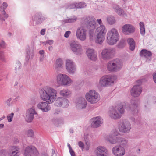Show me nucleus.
Listing matches in <instances>:
<instances>
[{"instance_id":"f257e3e1","label":"nucleus","mask_w":156,"mask_h":156,"mask_svg":"<svg viewBox=\"0 0 156 156\" xmlns=\"http://www.w3.org/2000/svg\"><path fill=\"white\" fill-rule=\"evenodd\" d=\"M139 104V102L138 100L132 99L130 101V105L126 103L120 104L116 108H112L109 112V116L113 119H119L124 114L125 108L130 110L133 114H135L138 112L137 107Z\"/></svg>"},{"instance_id":"f03ea898","label":"nucleus","mask_w":156,"mask_h":156,"mask_svg":"<svg viewBox=\"0 0 156 156\" xmlns=\"http://www.w3.org/2000/svg\"><path fill=\"white\" fill-rule=\"evenodd\" d=\"M40 93L41 99L50 104L56 99L57 91L52 87L46 86L40 90Z\"/></svg>"},{"instance_id":"7ed1b4c3","label":"nucleus","mask_w":156,"mask_h":156,"mask_svg":"<svg viewBox=\"0 0 156 156\" xmlns=\"http://www.w3.org/2000/svg\"><path fill=\"white\" fill-rule=\"evenodd\" d=\"M119 35L117 29L112 28L107 33V43L110 45H113L119 41Z\"/></svg>"},{"instance_id":"20e7f679","label":"nucleus","mask_w":156,"mask_h":156,"mask_svg":"<svg viewBox=\"0 0 156 156\" xmlns=\"http://www.w3.org/2000/svg\"><path fill=\"white\" fill-rule=\"evenodd\" d=\"M122 66V60L119 58H116L109 61L107 64V68L110 72H116L120 70Z\"/></svg>"},{"instance_id":"39448f33","label":"nucleus","mask_w":156,"mask_h":156,"mask_svg":"<svg viewBox=\"0 0 156 156\" xmlns=\"http://www.w3.org/2000/svg\"><path fill=\"white\" fill-rule=\"evenodd\" d=\"M56 83L59 86H70L72 83V80L66 75L58 74L56 76Z\"/></svg>"},{"instance_id":"423d86ee","label":"nucleus","mask_w":156,"mask_h":156,"mask_svg":"<svg viewBox=\"0 0 156 156\" xmlns=\"http://www.w3.org/2000/svg\"><path fill=\"white\" fill-rule=\"evenodd\" d=\"M107 30L103 25H101L96 30V42L101 44L104 41L105 36Z\"/></svg>"},{"instance_id":"0eeeda50","label":"nucleus","mask_w":156,"mask_h":156,"mask_svg":"<svg viewBox=\"0 0 156 156\" xmlns=\"http://www.w3.org/2000/svg\"><path fill=\"white\" fill-rule=\"evenodd\" d=\"M85 96L87 101L92 104L97 103L100 99L99 93L94 90H90L87 93Z\"/></svg>"},{"instance_id":"6e6552de","label":"nucleus","mask_w":156,"mask_h":156,"mask_svg":"<svg viewBox=\"0 0 156 156\" xmlns=\"http://www.w3.org/2000/svg\"><path fill=\"white\" fill-rule=\"evenodd\" d=\"M116 79V77L114 76L106 75L101 77L99 81V84L102 87H107L112 85Z\"/></svg>"},{"instance_id":"1a4fd4ad","label":"nucleus","mask_w":156,"mask_h":156,"mask_svg":"<svg viewBox=\"0 0 156 156\" xmlns=\"http://www.w3.org/2000/svg\"><path fill=\"white\" fill-rule=\"evenodd\" d=\"M119 134V133L116 130L112 131L110 134L106 136L105 139L106 140L110 143L114 144L117 143L120 140L121 137L118 136Z\"/></svg>"},{"instance_id":"9d476101","label":"nucleus","mask_w":156,"mask_h":156,"mask_svg":"<svg viewBox=\"0 0 156 156\" xmlns=\"http://www.w3.org/2000/svg\"><path fill=\"white\" fill-rule=\"evenodd\" d=\"M87 30L83 26L77 28L76 32L77 38L81 41H84L87 39Z\"/></svg>"},{"instance_id":"9b49d317","label":"nucleus","mask_w":156,"mask_h":156,"mask_svg":"<svg viewBox=\"0 0 156 156\" xmlns=\"http://www.w3.org/2000/svg\"><path fill=\"white\" fill-rule=\"evenodd\" d=\"M115 50L112 48H105L103 49L101 53L102 58L105 60L112 58L115 53Z\"/></svg>"},{"instance_id":"f8f14e48","label":"nucleus","mask_w":156,"mask_h":156,"mask_svg":"<svg viewBox=\"0 0 156 156\" xmlns=\"http://www.w3.org/2000/svg\"><path fill=\"white\" fill-rule=\"evenodd\" d=\"M70 49L75 54L80 55L83 53L82 46L77 42L72 41L70 44Z\"/></svg>"},{"instance_id":"ddd939ff","label":"nucleus","mask_w":156,"mask_h":156,"mask_svg":"<svg viewBox=\"0 0 156 156\" xmlns=\"http://www.w3.org/2000/svg\"><path fill=\"white\" fill-rule=\"evenodd\" d=\"M38 152L34 146H29L27 147L24 151V156H37Z\"/></svg>"},{"instance_id":"4468645a","label":"nucleus","mask_w":156,"mask_h":156,"mask_svg":"<svg viewBox=\"0 0 156 156\" xmlns=\"http://www.w3.org/2000/svg\"><path fill=\"white\" fill-rule=\"evenodd\" d=\"M37 114L34 107H33L28 109L26 112L25 116L26 121L29 123L31 122L34 118V115Z\"/></svg>"},{"instance_id":"2eb2a0df","label":"nucleus","mask_w":156,"mask_h":156,"mask_svg":"<svg viewBox=\"0 0 156 156\" xmlns=\"http://www.w3.org/2000/svg\"><path fill=\"white\" fill-rule=\"evenodd\" d=\"M69 101L68 100L63 98H58L55 101V105L57 107L62 106L64 108L68 107Z\"/></svg>"},{"instance_id":"dca6fc26","label":"nucleus","mask_w":156,"mask_h":156,"mask_svg":"<svg viewBox=\"0 0 156 156\" xmlns=\"http://www.w3.org/2000/svg\"><path fill=\"white\" fill-rule=\"evenodd\" d=\"M122 32L126 35H129L133 33L135 30V27L132 25L126 24L122 27Z\"/></svg>"},{"instance_id":"f3484780","label":"nucleus","mask_w":156,"mask_h":156,"mask_svg":"<svg viewBox=\"0 0 156 156\" xmlns=\"http://www.w3.org/2000/svg\"><path fill=\"white\" fill-rule=\"evenodd\" d=\"M112 153L116 156H122L125 153V149L120 145L116 146L112 149Z\"/></svg>"},{"instance_id":"a211bd4d","label":"nucleus","mask_w":156,"mask_h":156,"mask_svg":"<svg viewBox=\"0 0 156 156\" xmlns=\"http://www.w3.org/2000/svg\"><path fill=\"white\" fill-rule=\"evenodd\" d=\"M142 91V88L139 85H135L130 90L131 95L133 97H137L139 96Z\"/></svg>"},{"instance_id":"6ab92c4d","label":"nucleus","mask_w":156,"mask_h":156,"mask_svg":"<svg viewBox=\"0 0 156 156\" xmlns=\"http://www.w3.org/2000/svg\"><path fill=\"white\" fill-rule=\"evenodd\" d=\"M131 124L128 121L125 120L123 122L121 126L119 128V131L123 133H127L131 129Z\"/></svg>"},{"instance_id":"aec40b11","label":"nucleus","mask_w":156,"mask_h":156,"mask_svg":"<svg viewBox=\"0 0 156 156\" xmlns=\"http://www.w3.org/2000/svg\"><path fill=\"white\" fill-rule=\"evenodd\" d=\"M66 67L68 72L70 73H74L76 70L75 65L72 60L67 59L66 62Z\"/></svg>"},{"instance_id":"412c9836","label":"nucleus","mask_w":156,"mask_h":156,"mask_svg":"<svg viewBox=\"0 0 156 156\" xmlns=\"http://www.w3.org/2000/svg\"><path fill=\"white\" fill-rule=\"evenodd\" d=\"M97 156H108V150L104 147L99 146L95 151Z\"/></svg>"},{"instance_id":"4be33fe9","label":"nucleus","mask_w":156,"mask_h":156,"mask_svg":"<svg viewBox=\"0 0 156 156\" xmlns=\"http://www.w3.org/2000/svg\"><path fill=\"white\" fill-rule=\"evenodd\" d=\"M82 20L87 26H90L93 29L95 28L96 22L93 17L86 16L83 17Z\"/></svg>"},{"instance_id":"5701e85b","label":"nucleus","mask_w":156,"mask_h":156,"mask_svg":"<svg viewBox=\"0 0 156 156\" xmlns=\"http://www.w3.org/2000/svg\"><path fill=\"white\" fill-rule=\"evenodd\" d=\"M91 120V126L94 128L99 127L103 123L102 119L99 116L94 117Z\"/></svg>"},{"instance_id":"b1692460","label":"nucleus","mask_w":156,"mask_h":156,"mask_svg":"<svg viewBox=\"0 0 156 156\" xmlns=\"http://www.w3.org/2000/svg\"><path fill=\"white\" fill-rule=\"evenodd\" d=\"M38 108L41 109L43 112H47L51 109V107L46 102H41L37 105Z\"/></svg>"},{"instance_id":"393cba45","label":"nucleus","mask_w":156,"mask_h":156,"mask_svg":"<svg viewBox=\"0 0 156 156\" xmlns=\"http://www.w3.org/2000/svg\"><path fill=\"white\" fill-rule=\"evenodd\" d=\"M9 156H19L20 154V149L17 147L15 146H10L9 148Z\"/></svg>"},{"instance_id":"a878e982","label":"nucleus","mask_w":156,"mask_h":156,"mask_svg":"<svg viewBox=\"0 0 156 156\" xmlns=\"http://www.w3.org/2000/svg\"><path fill=\"white\" fill-rule=\"evenodd\" d=\"M76 107L80 109L85 108L87 105V102L83 98H80L78 99L76 102Z\"/></svg>"},{"instance_id":"bb28decb","label":"nucleus","mask_w":156,"mask_h":156,"mask_svg":"<svg viewBox=\"0 0 156 156\" xmlns=\"http://www.w3.org/2000/svg\"><path fill=\"white\" fill-rule=\"evenodd\" d=\"M87 55L91 60L95 61L97 59V53L94 50L89 48L87 51Z\"/></svg>"},{"instance_id":"cd10ccee","label":"nucleus","mask_w":156,"mask_h":156,"mask_svg":"<svg viewBox=\"0 0 156 156\" xmlns=\"http://www.w3.org/2000/svg\"><path fill=\"white\" fill-rule=\"evenodd\" d=\"M112 7L115 11L119 16L122 17L127 16V14L118 5H113Z\"/></svg>"},{"instance_id":"c85d7f7f","label":"nucleus","mask_w":156,"mask_h":156,"mask_svg":"<svg viewBox=\"0 0 156 156\" xmlns=\"http://www.w3.org/2000/svg\"><path fill=\"white\" fill-rule=\"evenodd\" d=\"M45 20V17H43L40 12L37 13L33 18V20L35 21L37 24L41 23Z\"/></svg>"},{"instance_id":"c756f323","label":"nucleus","mask_w":156,"mask_h":156,"mask_svg":"<svg viewBox=\"0 0 156 156\" xmlns=\"http://www.w3.org/2000/svg\"><path fill=\"white\" fill-rule=\"evenodd\" d=\"M63 64L62 60L61 58L57 59L55 62V68L57 71H59V70L62 67Z\"/></svg>"},{"instance_id":"7c9ffc66","label":"nucleus","mask_w":156,"mask_h":156,"mask_svg":"<svg viewBox=\"0 0 156 156\" xmlns=\"http://www.w3.org/2000/svg\"><path fill=\"white\" fill-rule=\"evenodd\" d=\"M71 94V91L68 89H64L61 90L59 92L60 95L65 97H69Z\"/></svg>"},{"instance_id":"2f4dec72","label":"nucleus","mask_w":156,"mask_h":156,"mask_svg":"<svg viewBox=\"0 0 156 156\" xmlns=\"http://www.w3.org/2000/svg\"><path fill=\"white\" fill-rule=\"evenodd\" d=\"M140 55L141 57L147 58L152 56V54L151 51L146 49H143L140 53Z\"/></svg>"},{"instance_id":"473e14b6","label":"nucleus","mask_w":156,"mask_h":156,"mask_svg":"<svg viewBox=\"0 0 156 156\" xmlns=\"http://www.w3.org/2000/svg\"><path fill=\"white\" fill-rule=\"evenodd\" d=\"M127 41L129 45V48L131 51L134 50L135 48V43L134 39L132 38H129L127 39Z\"/></svg>"},{"instance_id":"72a5a7b5","label":"nucleus","mask_w":156,"mask_h":156,"mask_svg":"<svg viewBox=\"0 0 156 156\" xmlns=\"http://www.w3.org/2000/svg\"><path fill=\"white\" fill-rule=\"evenodd\" d=\"M128 142L127 140L121 137L118 143H120L121 144L120 145L124 148L128 146Z\"/></svg>"},{"instance_id":"f704fd0d","label":"nucleus","mask_w":156,"mask_h":156,"mask_svg":"<svg viewBox=\"0 0 156 156\" xmlns=\"http://www.w3.org/2000/svg\"><path fill=\"white\" fill-rule=\"evenodd\" d=\"M140 33L142 35H144L145 33L144 24L143 22L140 23Z\"/></svg>"},{"instance_id":"c9c22d12","label":"nucleus","mask_w":156,"mask_h":156,"mask_svg":"<svg viewBox=\"0 0 156 156\" xmlns=\"http://www.w3.org/2000/svg\"><path fill=\"white\" fill-rule=\"evenodd\" d=\"M76 8H83L85 7L87 5L85 3L82 2H76Z\"/></svg>"},{"instance_id":"e433bc0d","label":"nucleus","mask_w":156,"mask_h":156,"mask_svg":"<svg viewBox=\"0 0 156 156\" xmlns=\"http://www.w3.org/2000/svg\"><path fill=\"white\" fill-rule=\"evenodd\" d=\"M107 21L109 24L111 25L113 24L115 22V19L114 16H109L107 18Z\"/></svg>"},{"instance_id":"4c0bfd02","label":"nucleus","mask_w":156,"mask_h":156,"mask_svg":"<svg viewBox=\"0 0 156 156\" xmlns=\"http://www.w3.org/2000/svg\"><path fill=\"white\" fill-rule=\"evenodd\" d=\"M76 3L74 2L70 4H67L66 6V8L67 9H72L76 8Z\"/></svg>"},{"instance_id":"58836bf2","label":"nucleus","mask_w":156,"mask_h":156,"mask_svg":"<svg viewBox=\"0 0 156 156\" xmlns=\"http://www.w3.org/2000/svg\"><path fill=\"white\" fill-rule=\"evenodd\" d=\"M76 20L77 18L75 16L73 18L65 20L64 22L65 23H72L76 22Z\"/></svg>"},{"instance_id":"ea45409f","label":"nucleus","mask_w":156,"mask_h":156,"mask_svg":"<svg viewBox=\"0 0 156 156\" xmlns=\"http://www.w3.org/2000/svg\"><path fill=\"white\" fill-rule=\"evenodd\" d=\"M27 134L28 136L32 137L34 135V132L32 129H30L27 130Z\"/></svg>"},{"instance_id":"a19ab883","label":"nucleus","mask_w":156,"mask_h":156,"mask_svg":"<svg viewBox=\"0 0 156 156\" xmlns=\"http://www.w3.org/2000/svg\"><path fill=\"white\" fill-rule=\"evenodd\" d=\"M14 115V113H11L10 114H9L7 116V118L8 121L10 122L12 121V118Z\"/></svg>"},{"instance_id":"79ce46f5","label":"nucleus","mask_w":156,"mask_h":156,"mask_svg":"<svg viewBox=\"0 0 156 156\" xmlns=\"http://www.w3.org/2000/svg\"><path fill=\"white\" fill-rule=\"evenodd\" d=\"M7 152L6 150H2L0 151V156H5Z\"/></svg>"},{"instance_id":"37998d69","label":"nucleus","mask_w":156,"mask_h":156,"mask_svg":"<svg viewBox=\"0 0 156 156\" xmlns=\"http://www.w3.org/2000/svg\"><path fill=\"white\" fill-rule=\"evenodd\" d=\"M71 33V32L70 31H67L65 33V34H64V37H65L66 38H68L69 35Z\"/></svg>"},{"instance_id":"c03bdc74","label":"nucleus","mask_w":156,"mask_h":156,"mask_svg":"<svg viewBox=\"0 0 156 156\" xmlns=\"http://www.w3.org/2000/svg\"><path fill=\"white\" fill-rule=\"evenodd\" d=\"M12 99L11 98H9L6 101V104L9 106H10V105H11L12 103Z\"/></svg>"},{"instance_id":"a18cd8bd","label":"nucleus","mask_w":156,"mask_h":156,"mask_svg":"<svg viewBox=\"0 0 156 156\" xmlns=\"http://www.w3.org/2000/svg\"><path fill=\"white\" fill-rule=\"evenodd\" d=\"M78 145L81 148L82 150H83V149L84 148V144L81 141H79L78 142Z\"/></svg>"},{"instance_id":"49530a36","label":"nucleus","mask_w":156,"mask_h":156,"mask_svg":"<svg viewBox=\"0 0 156 156\" xmlns=\"http://www.w3.org/2000/svg\"><path fill=\"white\" fill-rule=\"evenodd\" d=\"M144 79H141L140 80H138L136 82V85H139L140 86H141V84L142 82L143 81Z\"/></svg>"},{"instance_id":"de8ad7c7","label":"nucleus","mask_w":156,"mask_h":156,"mask_svg":"<svg viewBox=\"0 0 156 156\" xmlns=\"http://www.w3.org/2000/svg\"><path fill=\"white\" fill-rule=\"evenodd\" d=\"M94 29H93V28H92V29L90 30L89 31V34L90 37H91L93 36Z\"/></svg>"},{"instance_id":"09e8293b","label":"nucleus","mask_w":156,"mask_h":156,"mask_svg":"<svg viewBox=\"0 0 156 156\" xmlns=\"http://www.w3.org/2000/svg\"><path fill=\"white\" fill-rule=\"evenodd\" d=\"M2 14L3 15V16H4V17L5 18H7L8 16V15L6 14L4 9H3V10L2 11Z\"/></svg>"},{"instance_id":"8fccbe9b","label":"nucleus","mask_w":156,"mask_h":156,"mask_svg":"<svg viewBox=\"0 0 156 156\" xmlns=\"http://www.w3.org/2000/svg\"><path fill=\"white\" fill-rule=\"evenodd\" d=\"M0 46L2 48H4L5 47V44L3 41H2L0 44Z\"/></svg>"},{"instance_id":"3c124183","label":"nucleus","mask_w":156,"mask_h":156,"mask_svg":"<svg viewBox=\"0 0 156 156\" xmlns=\"http://www.w3.org/2000/svg\"><path fill=\"white\" fill-rule=\"evenodd\" d=\"M53 40H50L47 41L46 42V43L45 44L46 45L47 44H48L49 45H51L53 43Z\"/></svg>"},{"instance_id":"603ef678","label":"nucleus","mask_w":156,"mask_h":156,"mask_svg":"<svg viewBox=\"0 0 156 156\" xmlns=\"http://www.w3.org/2000/svg\"><path fill=\"white\" fill-rule=\"evenodd\" d=\"M69 151L71 156H76L75 153L73 150H71Z\"/></svg>"},{"instance_id":"864d4df0","label":"nucleus","mask_w":156,"mask_h":156,"mask_svg":"<svg viewBox=\"0 0 156 156\" xmlns=\"http://www.w3.org/2000/svg\"><path fill=\"white\" fill-rule=\"evenodd\" d=\"M153 77L154 81L156 83V72L153 73Z\"/></svg>"},{"instance_id":"5fc2aeb1","label":"nucleus","mask_w":156,"mask_h":156,"mask_svg":"<svg viewBox=\"0 0 156 156\" xmlns=\"http://www.w3.org/2000/svg\"><path fill=\"white\" fill-rule=\"evenodd\" d=\"M86 145H87V147L86 148V150H89V148L90 147V143L88 142H86Z\"/></svg>"},{"instance_id":"6e6d98bb","label":"nucleus","mask_w":156,"mask_h":156,"mask_svg":"<svg viewBox=\"0 0 156 156\" xmlns=\"http://www.w3.org/2000/svg\"><path fill=\"white\" fill-rule=\"evenodd\" d=\"M60 113V111L58 109H56L55 110L54 114H58Z\"/></svg>"},{"instance_id":"4d7b16f0","label":"nucleus","mask_w":156,"mask_h":156,"mask_svg":"<svg viewBox=\"0 0 156 156\" xmlns=\"http://www.w3.org/2000/svg\"><path fill=\"white\" fill-rule=\"evenodd\" d=\"M45 29H42L41 31V34L42 35H44L45 34Z\"/></svg>"},{"instance_id":"13d9d810","label":"nucleus","mask_w":156,"mask_h":156,"mask_svg":"<svg viewBox=\"0 0 156 156\" xmlns=\"http://www.w3.org/2000/svg\"><path fill=\"white\" fill-rule=\"evenodd\" d=\"M4 57L3 56V54L2 52H0V59L2 60H3Z\"/></svg>"},{"instance_id":"bf43d9fd","label":"nucleus","mask_w":156,"mask_h":156,"mask_svg":"<svg viewBox=\"0 0 156 156\" xmlns=\"http://www.w3.org/2000/svg\"><path fill=\"white\" fill-rule=\"evenodd\" d=\"M3 6H4L3 9H4L5 10V9L7 6V4L6 3L4 2L3 3Z\"/></svg>"},{"instance_id":"052dcab7","label":"nucleus","mask_w":156,"mask_h":156,"mask_svg":"<svg viewBox=\"0 0 156 156\" xmlns=\"http://www.w3.org/2000/svg\"><path fill=\"white\" fill-rule=\"evenodd\" d=\"M44 58V55H41L40 58V60L41 61H42Z\"/></svg>"},{"instance_id":"680f3d73","label":"nucleus","mask_w":156,"mask_h":156,"mask_svg":"<svg viewBox=\"0 0 156 156\" xmlns=\"http://www.w3.org/2000/svg\"><path fill=\"white\" fill-rule=\"evenodd\" d=\"M44 53V51L43 50H41L39 51V53L41 55H43Z\"/></svg>"},{"instance_id":"e2e57ef3","label":"nucleus","mask_w":156,"mask_h":156,"mask_svg":"<svg viewBox=\"0 0 156 156\" xmlns=\"http://www.w3.org/2000/svg\"><path fill=\"white\" fill-rule=\"evenodd\" d=\"M27 52L28 55H29L30 53V48L28 46L27 48Z\"/></svg>"},{"instance_id":"0e129e2a","label":"nucleus","mask_w":156,"mask_h":156,"mask_svg":"<svg viewBox=\"0 0 156 156\" xmlns=\"http://www.w3.org/2000/svg\"><path fill=\"white\" fill-rule=\"evenodd\" d=\"M52 155L51 156H57L56 154L55 153V151L52 150Z\"/></svg>"},{"instance_id":"69168bd1","label":"nucleus","mask_w":156,"mask_h":156,"mask_svg":"<svg viewBox=\"0 0 156 156\" xmlns=\"http://www.w3.org/2000/svg\"><path fill=\"white\" fill-rule=\"evenodd\" d=\"M97 21H98V23L100 25H101V24H102V21L101 19H98L97 20Z\"/></svg>"},{"instance_id":"338daca9","label":"nucleus","mask_w":156,"mask_h":156,"mask_svg":"<svg viewBox=\"0 0 156 156\" xmlns=\"http://www.w3.org/2000/svg\"><path fill=\"white\" fill-rule=\"evenodd\" d=\"M130 120L131 121H132L133 122H135V119L134 118L132 117L130 118Z\"/></svg>"},{"instance_id":"774afa93","label":"nucleus","mask_w":156,"mask_h":156,"mask_svg":"<svg viewBox=\"0 0 156 156\" xmlns=\"http://www.w3.org/2000/svg\"><path fill=\"white\" fill-rule=\"evenodd\" d=\"M67 146L69 147V151L71 150H72L71 147L70 146V144L69 143H68L67 144Z\"/></svg>"}]
</instances>
